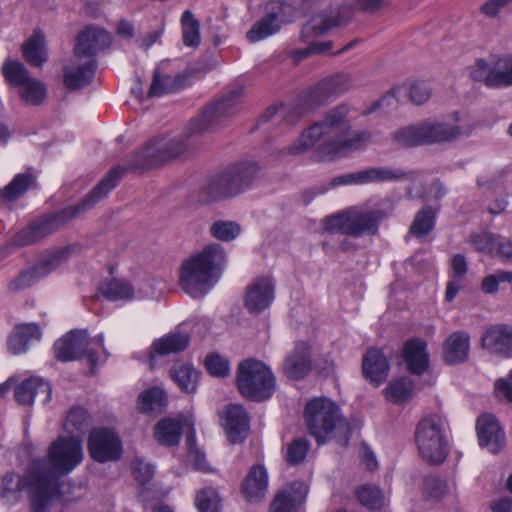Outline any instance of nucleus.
Instances as JSON below:
<instances>
[{"instance_id":"nucleus-1","label":"nucleus","mask_w":512,"mask_h":512,"mask_svg":"<svg viewBox=\"0 0 512 512\" xmlns=\"http://www.w3.org/2000/svg\"><path fill=\"white\" fill-rule=\"evenodd\" d=\"M242 101V87L229 91L217 102L206 106L199 116L191 119L184 136L159 137L150 140L145 147L129 156L127 168L143 171L178 157L188 148L186 136L215 129L238 113Z\"/></svg>"},{"instance_id":"nucleus-2","label":"nucleus","mask_w":512,"mask_h":512,"mask_svg":"<svg viewBox=\"0 0 512 512\" xmlns=\"http://www.w3.org/2000/svg\"><path fill=\"white\" fill-rule=\"evenodd\" d=\"M48 461L37 459L28 474V498L31 512H48L53 499L71 501L59 482L60 475L70 473L83 459L82 444L76 437H59L48 449Z\"/></svg>"},{"instance_id":"nucleus-3","label":"nucleus","mask_w":512,"mask_h":512,"mask_svg":"<svg viewBox=\"0 0 512 512\" xmlns=\"http://www.w3.org/2000/svg\"><path fill=\"white\" fill-rule=\"evenodd\" d=\"M349 108L339 105L329 110L321 121L304 130L296 143L289 147L290 154H301L313 147L322 138L330 139L321 144L314 153V160L324 162L360 149L370 139L366 131L350 132L347 120Z\"/></svg>"},{"instance_id":"nucleus-4","label":"nucleus","mask_w":512,"mask_h":512,"mask_svg":"<svg viewBox=\"0 0 512 512\" xmlns=\"http://www.w3.org/2000/svg\"><path fill=\"white\" fill-rule=\"evenodd\" d=\"M125 172L126 168L123 166H116L110 169L105 177L79 203L67 206L33 221L26 229L21 230L14 237V243L18 246L35 243L55 233L82 213L91 210L117 186Z\"/></svg>"},{"instance_id":"nucleus-5","label":"nucleus","mask_w":512,"mask_h":512,"mask_svg":"<svg viewBox=\"0 0 512 512\" xmlns=\"http://www.w3.org/2000/svg\"><path fill=\"white\" fill-rule=\"evenodd\" d=\"M226 263L225 249L218 243L206 245L201 252L185 259L179 268V287L199 298L218 281Z\"/></svg>"},{"instance_id":"nucleus-6","label":"nucleus","mask_w":512,"mask_h":512,"mask_svg":"<svg viewBox=\"0 0 512 512\" xmlns=\"http://www.w3.org/2000/svg\"><path fill=\"white\" fill-rule=\"evenodd\" d=\"M261 173L262 167L256 160L235 161L206 180L200 197L207 203L233 199L251 190Z\"/></svg>"},{"instance_id":"nucleus-7","label":"nucleus","mask_w":512,"mask_h":512,"mask_svg":"<svg viewBox=\"0 0 512 512\" xmlns=\"http://www.w3.org/2000/svg\"><path fill=\"white\" fill-rule=\"evenodd\" d=\"M304 416L307 429L318 444L325 443L333 436L340 445H348L350 425L335 402L324 397L314 398L306 404Z\"/></svg>"},{"instance_id":"nucleus-8","label":"nucleus","mask_w":512,"mask_h":512,"mask_svg":"<svg viewBox=\"0 0 512 512\" xmlns=\"http://www.w3.org/2000/svg\"><path fill=\"white\" fill-rule=\"evenodd\" d=\"M236 384L243 397L256 402L268 400L276 390V378L272 370L254 358L239 363Z\"/></svg>"},{"instance_id":"nucleus-9","label":"nucleus","mask_w":512,"mask_h":512,"mask_svg":"<svg viewBox=\"0 0 512 512\" xmlns=\"http://www.w3.org/2000/svg\"><path fill=\"white\" fill-rule=\"evenodd\" d=\"M415 443L425 462L431 465L443 463L449 453L444 419L437 414L421 419L415 429Z\"/></svg>"},{"instance_id":"nucleus-10","label":"nucleus","mask_w":512,"mask_h":512,"mask_svg":"<svg viewBox=\"0 0 512 512\" xmlns=\"http://www.w3.org/2000/svg\"><path fill=\"white\" fill-rule=\"evenodd\" d=\"M389 213L383 209L365 210L352 207L326 217V229L353 237L375 235L379 230V223L386 219Z\"/></svg>"},{"instance_id":"nucleus-11","label":"nucleus","mask_w":512,"mask_h":512,"mask_svg":"<svg viewBox=\"0 0 512 512\" xmlns=\"http://www.w3.org/2000/svg\"><path fill=\"white\" fill-rule=\"evenodd\" d=\"M104 337L102 334L91 339L87 330H73L57 340L54 344L55 357L68 362L86 357L91 365V373L97 365V353L89 348L91 343L103 347Z\"/></svg>"},{"instance_id":"nucleus-12","label":"nucleus","mask_w":512,"mask_h":512,"mask_svg":"<svg viewBox=\"0 0 512 512\" xmlns=\"http://www.w3.org/2000/svg\"><path fill=\"white\" fill-rule=\"evenodd\" d=\"M351 87L352 79L349 74L338 72L329 75L306 92L302 99L305 106L303 110H314L326 105L347 92Z\"/></svg>"},{"instance_id":"nucleus-13","label":"nucleus","mask_w":512,"mask_h":512,"mask_svg":"<svg viewBox=\"0 0 512 512\" xmlns=\"http://www.w3.org/2000/svg\"><path fill=\"white\" fill-rule=\"evenodd\" d=\"M353 15L351 5L328 7L312 16L303 25V37L310 40L313 36L324 35L332 28H344L351 22Z\"/></svg>"},{"instance_id":"nucleus-14","label":"nucleus","mask_w":512,"mask_h":512,"mask_svg":"<svg viewBox=\"0 0 512 512\" xmlns=\"http://www.w3.org/2000/svg\"><path fill=\"white\" fill-rule=\"evenodd\" d=\"M266 14L256 21L247 32L246 37L251 43L263 40L271 35L278 33L283 24L292 19L288 14L292 11L291 5L280 2L270 1L266 5Z\"/></svg>"},{"instance_id":"nucleus-15","label":"nucleus","mask_w":512,"mask_h":512,"mask_svg":"<svg viewBox=\"0 0 512 512\" xmlns=\"http://www.w3.org/2000/svg\"><path fill=\"white\" fill-rule=\"evenodd\" d=\"M87 448L90 457L99 463L116 461L122 455V442L119 436L108 428L91 430Z\"/></svg>"},{"instance_id":"nucleus-16","label":"nucleus","mask_w":512,"mask_h":512,"mask_svg":"<svg viewBox=\"0 0 512 512\" xmlns=\"http://www.w3.org/2000/svg\"><path fill=\"white\" fill-rule=\"evenodd\" d=\"M275 297V282L270 276L255 278L246 288L244 304L251 314H260L267 309Z\"/></svg>"},{"instance_id":"nucleus-17","label":"nucleus","mask_w":512,"mask_h":512,"mask_svg":"<svg viewBox=\"0 0 512 512\" xmlns=\"http://www.w3.org/2000/svg\"><path fill=\"white\" fill-rule=\"evenodd\" d=\"M220 418L231 443H241L245 440L249 432V416L242 405H227L221 412Z\"/></svg>"},{"instance_id":"nucleus-18","label":"nucleus","mask_w":512,"mask_h":512,"mask_svg":"<svg viewBox=\"0 0 512 512\" xmlns=\"http://www.w3.org/2000/svg\"><path fill=\"white\" fill-rule=\"evenodd\" d=\"M111 44V36L104 29L88 25L77 36L74 55L77 58L93 57Z\"/></svg>"},{"instance_id":"nucleus-19","label":"nucleus","mask_w":512,"mask_h":512,"mask_svg":"<svg viewBox=\"0 0 512 512\" xmlns=\"http://www.w3.org/2000/svg\"><path fill=\"white\" fill-rule=\"evenodd\" d=\"M308 486L302 481H294L280 490L270 504L269 512H299L305 503Z\"/></svg>"},{"instance_id":"nucleus-20","label":"nucleus","mask_w":512,"mask_h":512,"mask_svg":"<svg viewBox=\"0 0 512 512\" xmlns=\"http://www.w3.org/2000/svg\"><path fill=\"white\" fill-rule=\"evenodd\" d=\"M311 369V347L307 342L300 341L284 359L283 373L289 379L301 380L310 373Z\"/></svg>"},{"instance_id":"nucleus-21","label":"nucleus","mask_w":512,"mask_h":512,"mask_svg":"<svg viewBox=\"0 0 512 512\" xmlns=\"http://www.w3.org/2000/svg\"><path fill=\"white\" fill-rule=\"evenodd\" d=\"M476 431L481 447L488 449L493 454L498 453L503 448L505 434L493 415H480L476 422Z\"/></svg>"},{"instance_id":"nucleus-22","label":"nucleus","mask_w":512,"mask_h":512,"mask_svg":"<svg viewBox=\"0 0 512 512\" xmlns=\"http://www.w3.org/2000/svg\"><path fill=\"white\" fill-rule=\"evenodd\" d=\"M481 345L492 354L512 357V327L503 324L489 327L481 337Z\"/></svg>"},{"instance_id":"nucleus-23","label":"nucleus","mask_w":512,"mask_h":512,"mask_svg":"<svg viewBox=\"0 0 512 512\" xmlns=\"http://www.w3.org/2000/svg\"><path fill=\"white\" fill-rule=\"evenodd\" d=\"M51 396L50 383L37 377L24 380L14 390V397L21 405H31L36 400L45 405L50 402Z\"/></svg>"},{"instance_id":"nucleus-24","label":"nucleus","mask_w":512,"mask_h":512,"mask_svg":"<svg viewBox=\"0 0 512 512\" xmlns=\"http://www.w3.org/2000/svg\"><path fill=\"white\" fill-rule=\"evenodd\" d=\"M423 144L450 142L459 137H467L471 134V127L450 125L444 122L421 123Z\"/></svg>"},{"instance_id":"nucleus-25","label":"nucleus","mask_w":512,"mask_h":512,"mask_svg":"<svg viewBox=\"0 0 512 512\" xmlns=\"http://www.w3.org/2000/svg\"><path fill=\"white\" fill-rule=\"evenodd\" d=\"M362 370L367 380L379 385L387 379L390 365L381 350L370 348L362 359Z\"/></svg>"},{"instance_id":"nucleus-26","label":"nucleus","mask_w":512,"mask_h":512,"mask_svg":"<svg viewBox=\"0 0 512 512\" xmlns=\"http://www.w3.org/2000/svg\"><path fill=\"white\" fill-rule=\"evenodd\" d=\"M403 358L408 370L415 375H422L429 367L427 343L421 339H412L403 347Z\"/></svg>"},{"instance_id":"nucleus-27","label":"nucleus","mask_w":512,"mask_h":512,"mask_svg":"<svg viewBox=\"0 0 512 512\" xmlns=\"http://www.w3.org/2000/svg\"><path fill=\"white\" fill-rule=\"evenodd\" d=\"M268 475L265 467L254 465L242 483V492L249 501L261 500L267 491Z\"/></svg>"},{"instance_id":"nucleus-28","label":"nucleus","mask_w":512,"mask_h":512,"mask_svg":"<svg viewBox=\"0 0 512 512\" xmlns=\"http://www.w3.org/2000/svg\"><path fill=\"white\" fill-rule=\"evenodd\" d=\"M41 334V329L36 323L17 325L9 336L8 349L14 355L24 353L31 341L40 340Z\"/></svg>"},{"instance_id":"nucleus-29","label":"nucleus","mask_w":512,"mask_h":512,"mask_svg":"<svg viewBox=\"0 0 512 512\" xmlns=\"http://www.w3.org/2000/svg\"><path fill=\"white\" fill-rule=\"evenodd\" d=\"M470 337L465 331L452 333L445 341L443 357L448 364L463 363L469 354Z\"/></svg>"},{"instance_id":"nucleus-30","label":"nucleus","mask_w":512,"mask_h":512,"mask_svg":"<svg viewBox=\"0 0 512 512\" xmlns=\"http://www.w3.org/2000/svg\"><path fill=\"white\" fill-rule=\"evenodd\" d=\"M190 343L189 334L182 331H175L164 335L163 337L154 340L152 344L153 352L150 358H154L155 354L159 356H166L169 354H176L184 351Z\"/></svg>"},{"instance_id":"nucleus-31","label":"nucleus","mask_w":512,"mask_h":512,"mask_svg":"<svg viewBox=\"0 0 512 512\" xmlns=\"http://www.w3.org/2000/svg\"><path fill=\"white\" fill-rule=\"evenodd\" d=\"M97 63L94 59H90L76 68H64L63 81L67 88L78 90L89 85L95 75Z\"/></svg>"},{"instance_id":"nucleus-32","label":"nucleus","mask_w":512,"mask_h":512,"mask_svg":"<svg viewBox=\"0 0 512 512\" xmlns=\"http://www.w3.org/2000/svg\"><path fill=\"white\" fill-rule=\"evenodd\" d=\"M167 404V394L157 386L144 390L137 399V409L144 414H160L165 410Z\"/></svg>"},{"instance_id":"nucleus-33","label":"nucleus","mask_w":512,"mask_h":512,"mask_svg":"<svg viewBox=\"0 0 512 512\" xmlns=\"http://www.w3.org/2000/svg\"><path fill=\"white\" fill-rule=\"evenodd\" d=\"M22 52L25 60L35 67H41L47 61L45 36L41 30H34L30 38L23 44Z\"/></svg>"},{"instance_id":"nucleus-34","label":"nucleus","mask_w":512,"mask_h":512,"mask_svg":"<svg viewBox=\"0 0 512 512\" xmlns=\"http://www.w3.org/2000/svg\"><path fill=\"white\" fill-rule=\"evenodd\" d=\"M36 187V177L30 173L17 174L12 181L2 190L0 199L4 202H13L22 197L29 189Z\"/></svg>"},{"instance_id":"nucleus-35","label":"nucleus","mask_w":512,"mask_h":512,"mask_svg":"<svg viewBox=\"0 0 512 512\" xmlns=\"http://www.w3.org/2000/svg\"><path fill=\"white\" fill-rule=\"evenodd\" d=\"M182 435V425L178 420L164 418L154 428L156 440L164 446L178 445Z\"/></svg>"},{"instance_id":"nucleus-36","label":"nucleus","mask_w":512,"mask_h":512,"mask_svg":"<svg viewBox=\"0 0 512 512\" xmlns=\"http://www.w3.org/2000/svg\"><path fill=\"white\" fill-rule=\"evenodd\" d=\"M170 374L182 391L192 393L196 390L199 373L192 365L176 363L173 365Z\"/></svg>"},{"instance_id":"nucleus-37","label":"nucleus","mask_w":512,"mask_h":512,"mask_svg":"<svg viewBox=\"0 0 512 512\" xmlns=\"http://www.w3.org/2000/svg\"><path fill=\"white\" fill-rule=\"evenodd\" d=\"M512 86V57L498 59L491 68L488 87L500 88Z\"/></svg>"},{"instance_id":"nucleus-38","label":"nucleus","mask_w":512,"mask_h":512,"mask_svg":"<svg viewBox=\"0 0 512 512\" xmlns=\"http://www.w3.org/2000/svg\"><path fill=\"white\" fill-rule=\"evenodd\" d=\"M99 291L109 301L130 300L134 296L130 283L120 279L103 282L99 287Z\"/></svg>"},{"instance_id":"nucleus-39","label":"nucleus","mask_w":512,"mask_h":512,"mask_svg":"<svg viewBox=\"0 0 512 512\" xmlns=\"http://www.w3.org/2000/svg\"><path fill=\"white\" fill-rule=\"evenodd\" d=\"M182 40L185 46L198 48L201 42L200 23L190 10H185L181 16Z\"/></svg>"},{"instance_id":"nucleus-40","label":"nucleus","mask_w":512,"mask_h":512,"mask_svg":"<svg viewBox=\"0 0 512 512\" xmlns=\"http://www.w3.org/2000/svg\"><path fill=\"white\" fill-rule=\"evenodd\" d=\"M195 502L199 512H221L222 510V499L213 487H205L199 490Z\"/></svg>"},{"instance_id":"nucleus-41","label":"nucleus","mask_w":512,"mask_h":512,"mask_svg":"<svg viewBox=\"0 0 512 512\" xmlns=\"http://www.w3.org/2000/svg\"><path fill=\"white\" fill-rule=\"evenodd\" d=\"M2 73L5 80L15 87H21L31 79L29 71L22 63L10 59L4 62Z\"/></svg>"},{"instance_id":"nucleus-42","label":"nucleus","mask_w":512,"mask_h":512,"mask_svg":"<svg viewBox=\"0 0 512 512\" xmlns=\"http://www.w3.org/2000/svg\"><path fill=\"white\" fill-rule=\"evenodd\" d=\"M69 253L68 248L55 250L40 259L34 266L42 278L46 277L67 261Z\"/></svg>"},{"instance_id":"nucleus-43","label":"nucleus","mask_w":512,"mask_h":512,"mask_svg":"<svg viewBox=\"0 0 512 512\" xmlns=\"http://www.w3.org/2000/svg\"><path fill=\"white\" fill-rule=\"evenodd\" d=\"M412 390V380L408 377H402L387 386L385 389L386 398L392 403L400 404L411 397Z\"/></svg>"},{"instance_id":"nucleus-44","label":"nucleus","mask_w":512,"mask_h":512,"mask_svg":"<svg viewBox=\"0 0 512 512\" xmlns=\"http://www.w3.org/2000/svg\"><path fill=\"white\" fill-rule=\"evenodd\" d=\"M318 37L319 36H313L310 40H306L303 37V28H302L301 33H300V39L302 42L307 44V47L294 51L293 57L297 61H300L310 55L328 54L333 47V42L330 40L319 42L316 40Z\"/></svg>"},{"instance_id":"nucleus-45","label":"nucleus","mask_w":512,"mask_h":512,"mask_svg":"<svg viewBox=\"0 0 512 512\" xmlns=\"http://www.w3.org/2000/svg\"><path fill=\"white\" fill-rule=\"evenodd\" d=\"M434 211L432 207L426 206L416 214L410 232L416 237H424L434 228Z\"/></svg>"},{"instance_id":"nucleus-46","label":"nucleus","mask_w":512,"mask_h":512,"mask_svg":"<svg viewBox=\"0 0 512 512\" xmlns=\"http://www.w3.org/2000/svg\"><path fill=\"white\" fill-rule=\"evenodd\" d=\"M359 502L370 510H379L383 507L384 496L375 485L364 484L357 490Z\"/></svg>"},{"instance_id":"nucleus-47","label":"nucleus","mask_w":512,"mask_h":512,"mask_svg":"<svg viewBox=\"0 0 512 512\" xmlns=\"http://www.w3.org/2000/svg\"><path fill=\"white\" fill-rule=\"evenodd\" d=\"M211 235L220 241L230 242L241 233V226L234 221L217 220L210 226Z\"/></svg>"},{"instance_id":"nucleus-48","label":"nucleus","mask_w":512,"mask_h":512,"mask_svg":"<svg viewBox=\"0 0 512 512\" xmlns=\"http://www.w3.org/2000/svg\"><path fill=\"white\" fill-rule=\"evenodd\" d=\"M19 94L24 102L30 105H39L45 99L46 89L40 81L31 78L20 87Z\"/></svg>"},{"instance_id":"nucleus-49","label":"nucleus","mask_w":512,"mask_h":512,"mask_svg":"<svg viewBox=\"0 0 512 512\" xmlns=\"http://www.w3.org/2000/svg\"><path fill=\"white\" fill-rule=\"evenodd\" d=\"M394 140L406 147L423 145L421 124L403 127L393 134Z\"/></svg>"},{"instance_id":"nucleus-50","label":"nucleus","mask_w":512,"mask_h":512,"mask_svg":"<svg viewBox=\"0 0 512 512\" xmlns=\"http://www.w3.org/2000/svg\"><path fill=\"white\" fill-rule=\"evenodd\" d=\"M42 277L35 266L23 270L8 283V290L12 293H18L36 284Z\"/></svg>"},{"instance_id":"nucleus-51","label":"nucleus","mask_w":512,"mask_h":512,"mask_svg":"<svg viewBox=\"0 0 512 512\" xmlns=\"http://www.w3.org/2000/svg\"><path fill=\"white\" fill-rule=\"evenodd\" d=\"M178 86L177 80H173L170 76H161L157 69L154 70L153 80L149 87L147 97H161L164 94H168Z\"/></svg>"},{"instance_id":"nucleus-52","label":"nucleus","mask_w":512,"mask_h":512,"mask_svg":"<svg viewBox=\"0 0 512 512\" xmlns=\"http://www.w3.org/2000/svg\"><path fill=\"white\" fill-rule=\"evenodd\" d=\"M309 448L310 444L306 438L300 437L294 439L287 446L285 460L289 465H298L305 460Z\"/></svg>"},{"instance_id":"nucleus-53","label":"nucleus","mask_w":512,"mask_h":512,"mask_svg":"<svg viewBox=\"0 0 512 512\" xmlns=\"http://www.w3.org/2000/svg\"><path fill=\"white\" fill-rule=\"evenodd\" d=\"M87 421L88 413L84 408L72 407L67 414L64 429L70 434L81 431L87 425Z\"/></svg>"},{"instance_id":"nucleus-54","label":"nucleus","mask_w":512,"mask_h":512,"mask_svg":"<svg viewBox=\"0 0 512 512\" xmlns=\"http://www.w3.org/2000/svg\"><path fill=\"white\" fill-rule=\"evenodd\" d=\"M374 181L375 184L384 182H398L407 178V172L401 168L392 166H374Z\"/></svg>"},{"instance_id":"nucleus-55","label":"nucleus","mask_w":512,"mask_h":512,"mask_svg":"<svg viewBox=\"0 0 512 512\" xmlns=\"http://www.w3.org/2000/svg\"><path fill=\"white\" fill-rule=\"evenodd\" d=\"M207 371L216 377H225L230 372V365L227 359L218 354H209L205 359Z\"/></svg>"},{"instance_id":"nucleus-56","label":"nucleus","mask_w":512,"mask_h":512,"mask_svg":"<svg viewBox=\"0 0 512 512\" xmlns=\"http://www.w3.org/2000/svg\"><path fill=\"white\" fill-rule=\"evenodd\" d=\"M28 474L29 470L27 471L26 476L21 478L14 472L6 473L2 479V494L5 495L22 489H26L28 491Z\"/></svg>"},{"instance_id":"nucleus-57","label":"nucleus","mask_w":512,"mask_h":512,"mask_svg":"<svg viewBox=\"0 0 512 512\" xmlns=\"http://www.w3.org/2000/svg\"><path fill=\"white\" fill-rule=\"evenodd\" d=\"M423 492L429 499L438 500L446 493V483L435 476H428L423 482Z\"/></svg>"},{"instance_id":"nucleus-58","label":"nucleus","mask_w":512,"mask_h":512,"mask_svg":"<svg viewBox=\"0 0 512 512\" xmlns=\"http://www.w3.org/2000/svg\"><path fill=\"white\" fill-rule=\"evenodd\" d=\"M469 242L478 252L484 254H490L495 245L493 235L486 232L471 235Z\"/></svg>"},{"instance_id":"nucleus-59","label":"nucleus","mask_w":512,"mask_h":512,"mask_svg":"<svg viewBox=\"0 0 512 512\" xmlns=\"http://www.w3.org/2000/svg\"><path fill=\"white\" fill-rule=\"evenodd\" d=\"M285 119L290 124L294 123L295 119L288 117L287 109L283 106L269 107L260 117L259 123L264 124L268 122L278 123L280 120Z\"/></svg>"},{"instance_id":"nucleus-60","label":"nucleus","mask_w":512,"mask_h":512,"mask_svg":"<svg viewBox=\"0 0 512 512\" xmlns=\"http://www.w3.org/2000/svg\"><path fill=\"white\" fill-rule=\"evenodd\" d=\"M132 470L135 479L141 485L148 483L154 476V466L140 459H136L132 463Z\"/></svg>"},{"instance_id":"nucleus-61","label":"nucleus","mask_w":512,"mask_h":512,"mask_svg":"<svg viewBox=\"0 0 512 512\" xmlns=\"http://www.w3.org/2000/svg\"><path fill=\"white\" fill-rule=\"evenodd\" d=\"M431 97V88L425 82H415L410 86L409 98L412 103L421 105Z\"/></svg>"},{"instance_id":"nucleus-62","label":"nucleus","mask_w":512,"mask_h":512,"mask_svg":"<svg viewBox=\"0 0 512 512\" xmlns=\"http://www.w3.org/2000/svg\"><path fill=\"white\" fill-rule=\"evenodd\" d=\"M491 68L488 62L484 59H477L475 64L471 67V77L479 82H483L488 87V78L491 75Z\"/></svg>"},{"instance_id":"nucleus-63","label":"nucleus","mask_w":512,"mask_h":512,"mask_svg":"<svg viewBox=\"0 0 512 512\" xmlns=\"http://www.w3.org/2000/svg\"><path fill=\"white\" fill-rule=\"evenodd\" d=\"M389 0H355L356 8L368 14L376 13L387 7Z\"/></svg>"},{"instance_id":"nucleus-64","label":"nucleus","mask_w":512,"mask_h":512,"mask_svg":"<svg viewBox=\"0 0 512 512\" xmlns=\"http://www.w3.org/2000/svg\"><path fill=\"white\" fill-rule=\"evenodd\" d=\"M512 3V0H487L484 2L480 11L489 18H495L498 16L500 10Z\"/></svg>"}]
</instances>
